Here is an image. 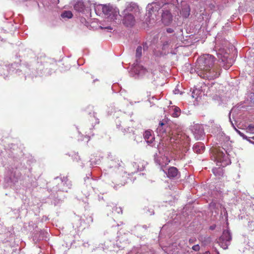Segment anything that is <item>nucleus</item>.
<instances>
[{
    "instance_id": "32",
    "label": "nucleus",
    "mask_w": 254,
    "mask_h": 254,
    "mask_svg": "<svg viewBox=\"0 0 254 254\" xmlns=\"http://www.w3.org/2000/svg\"><path fill=\"white\" fill-rule=\"evenodd\" d=\"M222 149H224V151H226L225 149H224V148H222Z\"/></svg>"
},
{
    "instance_id": "31",
    "label": "nucleus",
    "mask_w": 254,
    "mask_h": 254,
    "mask_svg": "<svg viewBox=\"0 0 254 254\" xmlns=\"http://www.w3.org/2000/svg\"><path fill=\"white\" fill-rule=\"evenodd\" d=\"M222 149H224V151H226L225 149H224V148H222Z\"/></svg>"
},
{
    "instance_id": "16",
    "label": "nucleus",
    "mask_w": 254,
    "mask_h": 254,
    "mask_svg": "<svg viewBox=\"0 0 254 254\" xmlns=\"http://www.w3.org/2000/svg\"><path fill=\"white\" fill-rule=\"evenodd\" d=\"M74 8L77 11L81 12L84 9V5L82 2L77 1L74 5Z\"/></svg>"
},
{
    "instance_id": "29",
    "label": "nucleus",
    "mask_w": 254,
    "mask_h": 254,
    "mask_svg": "<svg viewBox=\"0 0 254 254\" xmlns=\"http://www.w3.org/2000/svg\"><path fill=\"white\" fill-rule=\"evenodd\" d=\"M203 254H210L209 251L205 252Z\"/></svg>"
},
{
    "instance_id": "19",
    "label": "nucleus",
    "mask_w": 254,
    "mask_h": 254,
    "mask_svg": "<svg viewBox=\"0 0 254 254\" xmlns=\"http://www.w3.org/2000/svg\"><path fill=\"white\" fill-rule=\"evenodd\" d=\"M142 48L141 46H138L136 50L135 56L137 59H139L142 56Z\"/></svg>"
},
{
    "instance_id": "10",
    "label": "nucleus",
    "mask_w": 254,
    "mask_h": 254,
    "mask_svg": "<svg viewBox=\"0 0 254 254\" xmlns=\"http://www.w3.org/2000/svg\"><path fill=\"white\" fill-rule=\"evenodd\" d=\"M178 170L177 168L171 167L168 169L167 175L169 178H174L178 175Z\"/></svg>"
},
{
    "instance_id": "7",
    "label": "nucleus",
    "mask_w": 254,
    "mask_h": 254,
    "mask_svg": "<svg viewBox=\"0 0 254 254\" xmlns=\"http://www.w3.org/2000/svg\"><path fill=\"white\" fill-rule=\"evenodd\" d=\"M124 18L123 22L124 25L127 27H132L135 23V16L130 14H123Z\"/></svg>"
},
{
    "instance_id": "27",
    "label": "nucleus",
    "mask_w": 254,
    "mask_h": 254,
    "mask_svg": "<svg viewBox=\"0 0 254 254\" xmlns=\"http://www.w3.org/2000/svg\"><path fill=\"white\" fill-rule=\"evenodd\" d=\"M164 125V124L162 122H160V123H159V126L157 128V129H159V127H161L162 126H163V125Z\"/></svg>"
},
{
    "instance_id": "30",
    "label": "nucleus",
    "mask_w": 254,
    "mask_h": 254,
    "mask_svg": "<svg viewBox=\"0 0 254 254\" xmlns=\"http://www.w3.org/2000/svg\"><path fill=\"white\" fill-rule=\"evenodd\" d=\"M107 28L112 29V28L110 27H107Z\"/></svg>"
},
{
    "instance_id": "9",
    "label": "nucleus",
    "mask_w": 254,
    "mask_h": 254,
    "mask_svg": "<svg viewBox=\"0 0 254 254\" xmlns=\"http://www.w3.org/2000/svg\"><path fill=\"white\" fill-rule=\"evenodd\" d=\"M204 131L202 128L199 125L195 126V131H194V134L195 137L197 139H200L204 135Z\"/></svg>"
},
{
    "instance_id": "17",
    "label": "nucleus",
    "mask_w": 254,
    "mask_h": 254,
    "mask_svg": "<svg viewBox=\"0 0 254 254\" xmlns=\"http://www.w3.org/2000/svg\"><path fill=\"white\" fill-rule=\"evenodd\" d=\"M72 13L70 11H64L61 14L63 18H70L72 17Z\"/></svg>"
},
{
    "instance_id": "25",
    "label": "nucleus",
    "mask_w": 254,
    "mask_h": 254,
    "mask_svg": "<svg viewBox=\"0 0 254 254\" xmlns=\"http://www.w3.org/2000/svg\"><path fill=\"white\" fill-rule=\"evenodd\" d=\"M173 31H174V30L172 28H167V32L168 33H172L173 32Z\"/></svg>"
},
{
    "instance_id": "20",
    "label": "nucleus",
    "mask_w": 254,
    "mask_h": 254,
    "mask_svg": "<svg viewBox=\"0 0 254 254\" xmlns=\"http://www.w3.org/2000/svg\"><path fill=\"white\" fill-rule=\"evenodd\" d=\"M246 131L251 133H254V125L251 124L246 127Z\"/></svg>"
},
{
    "instance_id": "1",
    "label": "nucleus",
    "mask_w": 254,
    "mask_h": 254,
    "mask_svg": "<svg viewBox=\"0 0 254 254\" xmlns=\"http://www.w3.org/2000/svg\"><path fill=\"white\" fill-rule=\"evenodd\" d=\"M214 56L205 54L201 56L196 61V71L201 78L214 79L220 75L219 69L214 64Z\"/></svg>"
},
{
    "instance_id": "33",
    "label": "nucleus",
    "mask_w": 254,
    "mask_h": 254,
    "mask_svg": "<svg viewBox=\"0 0 254 254\" xmlns=\"http://www.w3.org/2000/svg\"><path fill=\"white\" fill-rule=\"evenodd\" d=\"M222 149H224V151H226L225 149H224V148H222Z\"/></svg>"
},
{
    "instance_id": "15",
    "label": "nucleus",
    "mask_w": 254,
    "mask_h": 254,
    "mask_svg": "<svg viewBox=\"0 0 254 254\" xmlns=\"http://www.w3.org/2000/svg\"><path fill=\"white\" fill-rule=\"evenodd\" d=\"M181 14L185 18H187L190 14V7L188 5L184 6L181 11Z\"/></svg>"
},
{
    "instance_id": "24",
    "label": "nucleus",
    "mask_w": 254,
    "mask_h": 254,
    "mask_svg": "<svg viewBox=\"0 0 254 254\" xmlns=\"http://www.w3.org/2000/svg\"><path fill=\"white\" fill-rule=\"evenodd\" d=\"M196 241L195 238H191L189 240V243L192 244Z\"/></svg>"
},
{
    "instance_id": "6",
    "label": "nucleus",
    "mask_w": 254,
    "mask_h": 254,
    "mask_svg": "<svg viewBox=\"0 0 254 254\" xmlns=\"http://www.w3.org/2000/svg\"><path fill=\"white\" fill-rule=\"evenodd\" d=\"M138 12V6L135 4L131 3L127 5L126 8L123 11V14H130L135 16L136 13Z\"/></svg>"
},
{
    "instance_id": "18",
    "label": "nucleus",
    "mask_w": 254,
    "mask_h": 254,
    "mask_svg": "<svg viewBox=\"0 0 254 254\" xmlns=\"http://www.w3.org/2000/svg\"><path fill=\"white\" fill-rule=\"evenodd\" d=\"M212 171L216 176H220L222 175V169L221 168H213Z\"/></svg>"
},
{
    "instance_id": "26",
    "label": "nucleus",
    "mask_w": 254,
    "mask_h": 254,
    "mask_svg": "<svg viewBox=\"0 0 254 254\" xmlns=\"http://www.w3.org/2000/svg\"><path fill=\"white\" fill-rule=\"evenodd\" d=\"M165 158L166 159V162H165V165H167L168 164V163L170 162V160L168 159V157H165Z\"/></svg>"
},
{
    "instance_id": "2",
    "label": "nucleus",
    "mask_w": 254,
    "mask_h": 254,
    "mask_svg": "<svg viewBox=\"0 0 254 254\" xmlns=\"http://www.w3.org/2000/svg\"><path fill=\"white\" fill-rule=\"evenodd\" d=\"M102 11L105 15H108L107 18L108 21H116L118 19L120 20L118 9L114 8L109 5H104L102 6Z\"/></svg>"
},
{
    "instance_id": "11",
    "label": "nucleus",
    "mask_w": 254,
    "mask_h": 254,
    "mask_svg": "<svg viewBox=\"0 0 254 254\" xmlns=\"http://www.w3.org/2000/svg\"><path fill=\"white\" fill-rule=\"evenodd\" d=\"M144 138L148 144L152 143L154 140V135L152 134L151 131L146 130L144 133Z\"/></svg>"
},
{
    "instance_id": "5",
    "label": "nucleus",
    "mask_w": 254,
    "mask_h": 254,
    "mask_svg": "<svg viewBox=\"0 0 254 254\" xmlns=\"http://www.w3.org/2000/svg\"><path fill=\"white\" fill-rule=\"evenodd\" d=\"M188 137L182 132L173 133L170 137V141L175 142L178 144H183V141L187 139Z\"/></svg>"
},
{
    "instance_id": "28",
    "label": "nucleus",
    "mask_w": 254,
    "mask_h": 254,
    "mask_svg": "<svg viewBox=\"0 0 254 254\" xmlns=\"http://www.w3.org/2000/svg\"><path fill=\"white\" fill-rule=\"evenodd\" d=\"M251 101L254 103V94L251 97Z\"/></svg>"
},
{
    "instance_id": "4",
    "label": "nucleus",
    "mask_w": 254,
    "mask_h": 254,
    "mask_svg": "<svg viewBox=\"0 0 254 254\" xmlns=\"http://www.w3.org/2000/svg\"><path fill=\"white\" fill-rule=\"evenodd\" d=\"M211 152L215 159L217 162H223L225 160V154L220 147L213 148Z\"/></svg>"
},
{
    "instance_id": "3",
    "label": "nucleus",
    "mask_w": 254,
    "mask_h": 254,
    "mask_svg": "<svg viewBox=\"0 0 254 254\" xmlns=\"http://www.w3.org/2000/svg\"><path fill=\"white\" fill-rule=\"evenodd\" d=\"M232 236L229 230H224L222 235L218 239V243L220 247L224 250L228 248L232 240Z\"/></svg>"
},
{
    "instance_id": "12",
    "label": "nucleus",
    "mask_w": 254,
    "mask_h": 254,
    "mask_svg": "<svg viewBox=\"0 0 254 254\" xmlns=\"http://www.w3.org/2000/svg\"><path fill=\"white\" fill-rule=\"evenodd\" d=\"M223 53V51L222 50H220L217 53V57L219 61H221L222 62H227V60L229 57V54L227 53H225L223 55H222V53Z\"/></svg>"
},
{
    "instance_id": "23",
    "label": "nucleus",
    "mask_w": 254,
    "mask_h": 254,
    "mask_svg": "<svg viewBox=\"0 0 254 254\" xmlns=\"http://www.w3.org/2000/svg\"><path fill=\"white\" fill-rule=\"evenodd\" d=\"M237 132L244 139H247V136L246 135H245L243 132H241L240 130H237Z\"/></svg>"
},
{
    "instance_id": "8",
    "label": "nucleus",
    "mask_w": 254,
    "mask_h": 254,
    "mask_svg": "<svg viewBox=\"0 0 254 254\" xmlns=\"http://www.w3.org/2000/svg\"><path fill=\"white\" fill-rule=\"evenodd\" d=\"M162 22L166 25H168L172 21V15L168 10H163L162 14Z\"/></svg>"
},
{
    "instance_id": "21",
    "label": "nucleus",
    "mask_w": 254,
    "mask_h": 254,
    "mask_svg": "<svg viewBox=\"0 0 254 254\" xmlns=\"http://www.w3.org/2000/svg\"><path fill=\"white\" fill-rule=\"evenodd\" d=\"M223 214L225 216V219L227 220H228V213H227L226 209L224 207H223V210L221 212V215H223Z\"/></svg>"
},
{
    "instance_id": "14",
    "label": "nucleus",
    "mask_w": 254,
    "mask_h": 254,
    "mask_svg": "<svg viewBox=\"0 0 254 254\" xmlns=\"http://www.w3.org/2000/svg\"><path fill=\"white\" fill-rule=\"evenodd\" d=\"M171 114L172 117L174 118L178 117L181 114L180 109L176 106L172 107V109H170Z\"/></svg>"
},
{
    "instance_id": "22",
    "label": "nucleus",
    "mask_w": 254,
    "mask_h": 254,
    "mask_svg": "<svg viewBox=\"0 0 254 254\" xmlns=\"http://www.w3.org/2000/svg\"><path fill=\"white\" fill-rule=\"evenodd\" d=\"M192 249L195 252H198L200 250V247L198 245H195L192 246Z\"/></svg>"
},
{
    "instance_id": "13",
    "label": "nucleus",
    "mask_w": 254,
    "mask_h": 254,
    "mask_svg": "<svg viewBox=\"0 0 254 254\" xmlns=\"http://www.w3.org/2000/svg\"><path fill=\"white\" fill-rule=\"evenodd\" d=\"M205 147L201 143H197L193 145V151L197 153H201L203 152Z\"/></svg>"
}]
</instances>
